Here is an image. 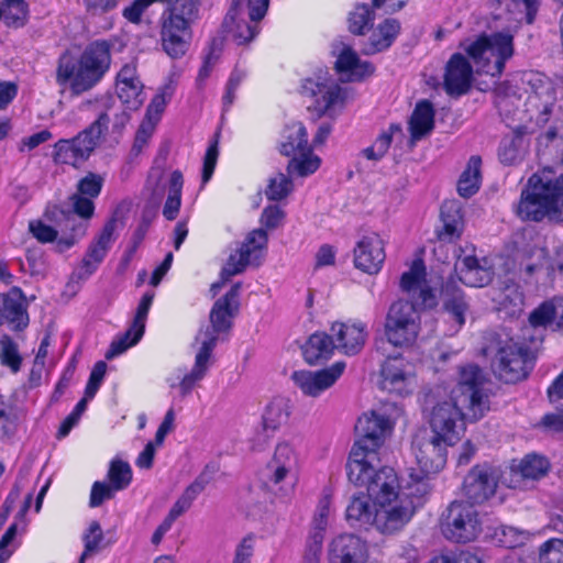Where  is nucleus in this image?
Segmentation results:
<instances>
[{
  "label": "nucleus",
  "mask_w": 563,
  "mask_h": 563,
  "mask_svg": "<svg viewBox=\"0 0 563 563\" xmlns=\"http://www.w3.org/2000/svg\"><path fill=\"white\" fill-rule=\"evenodd\" d=\"M299 93L311 100L308 109L316 112L318 118L331 113L336 107L343 108L346 98L345 90L328 71L322 70L303 78Z\"/></svg>",
  "instance_id": "nucleus-11"
},
{
  "label": "nucleus",
  "mask_w": 563,
  "mask_h": 563,
  "mask_svg": "<svg viewBox=\"0 0 563 563\" xmlns=\"http://www.w3.org/2000/svg\"><path fill=\"white\" fill-rule=\"evenodd\" d=\"M331 503L332 494L330 489H323L311 521V530L309 533V541L318 551L321 549L327 531Z\"/></svg>",
  "instance_id": "nucleus-41"
},
{
  "label": "nucleus",
  "mask_w": 563,
  "mask_h": 563,
  "mask_svg": "<svg viewBox=\"0 0 563 563\" xmlns=\"http://www.w3.org/2000/svg\"><path fill=\"white\" fill-rule=\"evenodd\" d=\"M429 477L430 475L411 470L409 482L405 489L401 493L399 492V498L402 503L412 506L415 511L424 504L426 497L430 493Z\"/></svg>",
  "instance_id": "nucleus-42"
},
{
  "label": "nucleus",
  "mask_w": 563,
  "mask_h": 563,
  "mask_svg": "<svg viewBox=\"0 0 563 563\" xmlns=\"http://www.w3.org/2000/svg\"><path fill=\"white\" fill-rule=\"evenodd\" d=\"M334 68L339 74H347L352 81H362L375 73V66L368 60H361L349 46L339 54Z\"/></svg>",
  "instance_id": "nucleus-33"
},
{
  "label": "nucleus",
  "mask_w": 563,
  "mask_h": 563,
  "mask_svg": "<svg viewBox=\"0 0 563 563\" xmlns=\"http://www.w3.org/2000/svg\"><path fill=\"white\" fill-rule=\"evenodd\" d=\"M241 284L235 283L220 297L210 311V322L214 333L227 332L232 328V319L240 308Z\"/></svg>",
  "instance_id": "nucleus-26"
},
{
  "label": "nucleus",
  "mask_w": 563,
  "mask_h": 563,
  "mask_svg": "<svg viewBox=\"0 0 563 563\" xmlns=\"http://www.w3.org/2000/svg\"><path fill=\"white\" fill-rule=\"evenodd\" d=\"M440 529L451 542H472L482 532L479 514L473 505L464 500H453L441 515Z\"/></svg>",
  "instance_id": "nucleus-10"
},
{
  "label": "nucleus",
  "mask_w": 563,
  "mask_h": 563,
  "mask_svg": "<svg viewBox=\"0 0 563 563\" xmlns=\"http://www.w3.org/2000/svg\"><path fill=\"white\" fill-rule=\"evenodd\" d=\"M474 70L470 59L462 53H453L444 67L443 88L451 97L466 95L473 85Z\"/></svg>",
  "instance_id": "nucleus-18"
},
{
  "label": "nucleus",
  "mask_w": 563,
  "mask_h": 563,
  "mask_svg": "<svg viewBox=\"0 0 563 563\" xmlns=\"http://www.w3.org/2000/svg\"><path fill=\"white\" fill-rule=\"evenodd\" d=\"M269 0H232L231 5L224 16L223 25L229 21L247 18L255 22H261L268 10Z\"/></svg>",
  "instance_id": "nucleus-39"
},
{
  "label": "nucleus",
  "mask_w": 563,
  "mask_h": 563,
  "mask_svg": "<svg viewBox=\"0 0 563 563\" xmlns=\"http://www.w3.org/2000/svg\"><path fill=\"white\" fill-rule=\"evenodd\" d=\"M386 260L385 242L376 232L363 235L353 250L355 268L368 275L378 274Z\"/></svg>",
  "instance_id": "nucleus-16"
},
{
  "label": "nucleus",
  "mask_w": 563,
  "mask_h": 563,
  "mask_svg": "<svg viewBox=\"0 0 563 563\" xmlns=\"http://www.w3.org/2000/svg\"><path fill=\"white\" fill-rule=\"evenodd\" d=\"M267 243L268 235L264 229H254L249 232L238 252L229 256L221 269V278L228 280L243 273L249 265L258 266L265 255Z\"/></svg>",
  "instance_id": "nucleus-12"
},
{
  "label": "nucleus",
  "mask_w": 563,
  "mask_h": 563,
  "mask_svg": "<svg viewBox=\"0 0 563 563\" xmlns=\"http://www.w3.org/2000/svg\"><path fill=\"white\" fill-rule=\"evenodd\" d=\"M446 443L439 438L431 437L413 442L412 449L418 472L427 475H434L441 472L448 461Z\"/></svg>",
  "instance_id": "nucleus-20"
},
{
  "label": "nucleus",
  "mask_w": 563,
  "mask_h": 563,
  "mask_svg": "<svg viewBox=\"0 0 563 563\" xmlns=\"http://www.w3.org/2000/svg\"><path fill=\"white\" fill-rule=\"evenodd\" d=\"M214 468L210 470L207 465L199 476L186 487L180 497L175 501L166 517L169 520L175 521L184 512H186L192 505L197 496L206 488L207 484L211 479V475Z\"/></svg>",
  "instance_id": "nucleus-35"
},
{
  "label": "nucleus",
  "mask_w": 563,
  "mask_h": 563,
  "mask_svg": "<svg viewBox=\"0 0 563 563\" xmlns=\"http://www.w3.org/2000/svg\"><path fill=\"white\" fill-rule=\"evenodd\" d=\"M372 498L366 493L355 494L345 509V520L351 527L367 528L374 526L375 509L371 505Z\"/></svg>",
  "instance_id": "nucleus-36"
},
{
  "label": "nucleus",
  "mask_w": 563,
  "mask_h": 563,
  "mask_svg": "<svg viewBox=\"0 0 563 563\" xmlns=\"http://www.w3.org/2000/svg\"><path fill=\"white\" fill-rule=\"evenodd\" d=\"M415 509L400 498L388 506H375L374 527L384 534L401 530L413 517Z\"/></svg>",
  "instance_id": "nucleus-23"
},
{
  "label": "nucleus",
  "mask_w": 563,
  "mask_h": 563,
  "mask_svg": "<svg viewBox=\"0 0 563 563\" xmlns=\"http://www.w3.org/2000/svg\"><path fill=\"white\" fill-rule=\"evenodd\" d=\"M484 352L493 354L490 367L499 380L516 384L528 377L531 369L528 362L529 351L514 339L494 336Z\"/></svg>",
  "instance_id": "nucleus-8"
},
{
  "label": "nucleus",
  "mask_w": 563,
  "mask_h": 563,
  "mask_svg": "<svg viewBox=\"0 0 563 563\" xmlns=\"http://www.w3.org/2000/svg\"><path fill=\"white\" fill-rule=\"evenodd\" d=\"M269 463L294 471L297 466V456L294 449L288 443L282 442L277 444Z\"/></svg>",
  "instance_id": "nucleus-64"
},
{
  "label": "nucleus",
  "mask_w": 563,
  "mask_h": 563,
  "mask_svg": "<svg viewBox=\"0 0 563 563\" xmlns=\"http://www.w3.org/2000/svg\"><path fill=\"white\" fill-rule=\"evenodd\" d=\"M301 350L305 362L311 366H317L328 362L336 349L331 334L317 331L307 339Z\"/></svg>",
  "instance_id": "nucleus-30"
},
{
  "label": "nucleus",
  "mask_w": 563,
  "mask_h": 563,
  "mask_svg": "<svg viewBox=\"0 0 563 563\" xmlns=\"http://www.w3.org/2000/svg\"><path fill=\"white\" fill-rule=\"evenodd\" d=\"M183 187V173L179 169L173 170L168 181V195L163 207V216L168 221L175 220L179 213Z\"/></svg>",
  "instance_id": "nucleus-44"
},
{
  "label": "nucleus",
  "mask_w": 563,
  "mask_h": 563,
  "mask_svg": "<svg viewBox=\"0 0 563 563\" xmlns=\"http://www.w3.org/2000/svg\"><path fill=\"white\" fill-rule=\"evenodd\" d=\"M321 159L319 156L313 154L312 146L310 145L308 152L302 151V153H298V155L290 157L287 164V172L300 177H307L316 173L319 169Z\"/></svg>",
  "instance_id": "nucleus-49"
},
{
  "label": "nucleus",
  "mask_w": 563,
  "mask_h": 563,
  "mask_svg": "<svg viewBox=\"0 0 563 563\" xmlns=\"http://www.w3.org/2000/svg\"><path fill=\"white\" fill-rule=\"evenodd\" d=\"M220 132H216L209 142L203 157L201 183L206 185L213 176L219 157Z\"/></svg>",
  "instance_id": "nucleus-55"
},
{
  "label": "nucleus",
  "mask_w": 563,
  "mask_h": 563,
  "mask_svg": "<svg viewBox=\"0 0 563 563\" xmlns=\"http://www.w3.org/2000/svg\"><path fill=\"white\" fill-rule=\"evenodd\" d=\"M0 10L1 19L8 26L19 27L24 25L29 12L24 0H4Z\"/></svg>",
  "instance_id": "nucleus-52"
},
{
  "label": "nucleus",
  "mask_w": 563,
  "mask_h": 563,
  "mask_svg": "<svg viewBox=\"0 0 563 563\" xmlns=\"http://www.w3.org/2000/svg\"><path fill=\"white\" fill-rule=\"evenodd\" d=\"M345 366V362L338 361L330 367L316 372L306 369L295 371L291 375V379L302 394L317 397L322 391L330 388L341 377Z\"/></svg>",
  "instance_id": "nucleus-17"
},
{
  "label": "nucleus",
  "mask_w": 563,
  "mask_h": 563,
  "mask_svg": "<svg viewBox=\"0 0 563 563\" xmlns=\"http://www.w3.org/2000/svg\"><path fill=\"white\" fill-rule=\"evenodd\" d=\"M163 104L164 101L156 103V100L154 99L148 106L145 118L142 120L135 132L131 147V155L139 156L143 148L147 146L151 137L153 136L161 113L163 112Z\"/></svg>",
  "instance_id": "nucleus-37"
},
{
  "label": "nucleus",
  "mask_w": 563,
  "mask_h": 563,
  "mask_svg": "<svg viewBox=\"0 0 563 563\" xmlns=\"http://www.w3.org/2000/svg\"><path fill=\"white\" fill-rule=\"evenodd\" d=\"M95 199L90 197L80 196L77 194H73L69 196V201L71 203V213L74 217L80 218L84 223L87 224V222L92 219L95 216L96 205Z\"/></svg>",
  "instance_id": "nucleus-60"
},
{
  "label": "nucleus",
  "mask_w": 563,
  "mask_h": 563,
  "mask_svg": "<svg viewBox=\"0 0 563 563\" xmlns=\"http://www.w3.org/2000/svg\"><path fill=\"white\" fill-rule=\"evenodd\" d=\"M102 187L103 178L99 174L88 172L78 180L74 194L96 199L101 194Z\"/></svg>",
  "instance_id": "nucleus-58"
},
{
  "label": "nucleus",
  "mask_w": 563,
  "mask_h": 563,
  "mask_svg": "<svg viewBox=\"0 0 563 563\" xmlns=\"http://www.w3.org/2000/svg\"><path fill=\"white\" fill-rule=\"evenodd\" d=\"M374 9L373 4H355L347 15V30L353 35H365L373 27L375 20Z\"/></svg>",
  "instance_id": "nucleus-45"
},
{
  "label": "nucleus",
  "mask_w": 563,
  "mask_h": 563,
  "mask_svg": "<svg viewBox=\"0 0 563 563\" xmlns=\"http://www.w3.org/2000/svg\"><path fill=\"white\" fill-rule=\"evenodd\" d=\"M498 471L488 462L472 466L463 479L462 493L471 505H481L492 498L498 486Z\"/></svg>",
  "instance_id": "nucleus-13"
},
{
  "label": "nucleus",
  "mask_w": 563,
  "mask_h": 563,
  "mask_svg": "<svg viewBox=\"0 0 563 563\" xmlns=\"http://www.w3.org/2000/svg\"><path fill=\"white\" fill-rule=\"evenodd\" d=\"M435 110L428 99L419 100L410 115L408 129L412 141H419L434 129Z\"/></svg>",
  "instance_id": "nucleus-34"
},
{
  "label": "nucleus",
  "mask_w": 563,
  "mask_h": 563,
  "mask_svg": "<svg viewBox=\"0 0 563 563\" xmlns=\"http://www.w3.org/2000/svg\"><path fill=\"white\" fill-rule=\"evenodd\" d=\"M155 292L150 290L143 294L141 300L136 307L134 318L130 327L134 328L140 333L144 334L145 324L148 317V312L153 305Z\"/></svg>",
  "instance_id": "nucleus-61"
},
{
  "label": "nucleus",
  "mask_w": 563,
  "mask_h": 563,
  "mask_svg": "<svg viewBox=\"0 0 563 563\" xmlns=\"http://www.w3.org/2000/svg\"><path fill=\"white\" fill-rule=\"evenodd\" d=\"M482 158L478 155L470 157L465 169L462 172L456 190L457 194L465 199L473 197L482 185Z\"/></svg>",
  "instance_id": "nucleus-43"
},
{
  "label": "nucleus",
  "mask_w": 563,
  "mask_h": 563,
  "mask_svg": "<svg viewBox=\"0 0 563 563\" xmlns=\"http://www.w3.org/2000/svg\"><path fill=\"white\" fill-rule=\"evenodd\" d=\"M409 363L400 355L387 357L382 365V388L390 394H411L413 375L408 371Z\"/></svg>",
  "instance_id": "nucleus-21"
},
{
  "label": "nucleus",
  "mask_w": 563,
  "mask_h": 563,
  "mask_svg": "<svg viewBox=\"0 0 563 563\" xmlns=\"http://www.w3.org/2000/svg\"><path fill=\"white\" fill-rule=\"evenodd\" d=\"M224 26L238 45L251 43L262 30L261 22H255L247 18H239L235 21H229V24Z\"/></svg>",
  "instance_id": "nucleus-47"
},
{
  "label": "nucleus",
  "mask_w": 563,
  "mask_h": 563,
  "mask_svg": "<svg viewBox=\"0 0 563 563\" xmlns=\"http://www.w3.org/2000/svg\"><path fill=\"white\" fill-rule=\"evenodd\" d=\"M335 349L346 356H354L363 350L368 332L362 321H335L330 327Z\"/></svg>",
  "instance_id": "nucleus-19"
},
{
  "label": "nucleus",
  "mask_w": 563,
  "mask_h": 563,
  "mask_svg": "<svg viewBox=\"0 0 563 563\" xmlns=\"http://www.w3.org/2000/svg\"><path fill=\"white\" fill-rule=\"evenodd\" d=\"M401 30L400 22L394 18H386L372 30L367 41L363 44L362 54L375 55L387 51L396 41Z\"/></svg>",
  "instance_id": "nucleus-28"
},
{
  "label": "nucleus",
  "mask_w": 563,
  "mask_h": 563,
  "mask_svg": "<svg viewBox=\"0 0 563 563\" xmlns=\"http://www.w3.org/2000/svg\"><path fill=\"white\" fill-rule=\"evenodd\" d=\"M117 95L119 99L131 110L139 109L143 103V84L141 82L136 67L124 64L115 77Z\"/></svg>",
  "instance_id": "nucleus-27"
},
{
  "label": "nucleus",
  "mask_w": 563,
  "mask_h": 563,
  "mask_svg": "<svg viewBox=\"0 0 563 563\" xmlns=\"http://www.w3.org/2000/svg\"><path fill=\"white\" fill-rule=\"evenodd\" d=\"M514 213L522 222L563 223V173L556 175L551 168H542L531 174Z\"/></svg>",
  "instance_id": "nucleus-4"
},
{
  "label": "nucleus",
  "mask_w": 563,
  "mask_h": 563,
  "mask_svg": "<svg viewBox=\"0 0 563 563\" xmlns=\"http://www.w3.org/2000/svg\"><path fill=\"white\" fill-rule=\"evenodd\" d=\"M427 282V268L423 260L412 261L409 271L404 272L400 277V289L415 297L416 291Z\"/></svg>",
  "instance_id": "nucleus-48"
},
{
  "label": "nucleus",
  "mask_w": 563,
  "mask_h": 563,
  "mask_svg": "<svg viewBox=\"0 0 563 563\" xmlns=\"http://www.w3.org/2000/svg\"><path fill=\"white\" fill-rule=\"evenodd\" d=\"M43 220L62 234L57 240V251L63 253L71 249L87 233V224L77 220L70 210L59 203H48L43 212Z\"/></svg>",
  "instance_id": "nucleus-14"
},
{
  "label": "nucleus",
  "mask_w": 563,
  "mask_h": 563,
  "mask_svg": "<svg viewBox=\"0 0 563 563\" xmlns=\"http://www.w3.org/2000/svg\"><path fill=\"white\" fill-rule=\"evenodd\" d=\"M3 320L15 332L25 330L30 322L26 305L9 295L0 294V325Z\"/></svg>",
  "instance_id": "nucleus-38"
},
{
  "label": "nucleus",
  "mask_w": 563,
  "mask_h": 563,
  "mask_svg": "<svg viewBox=\"0 0 563 563\" xmlns=\"http://www.w3.org/2000/svg\"><path fill=\"white\" fill-rule=\"evenodd\" d=\"M556 310L553 301L540 303L529 316V322L532 327L554 325Z\"/></svg>",
  "instance_id": "nucleus-62"
},
{
  "label": "nucleus",
  "mask_w": 563,
  "mask_h": 563,
  "mask_svg": "<svg viewBox=\"0 0 563 563\" xmlns=\"http://www.w3.org/2000/svg\"><path fill=\"white\" fill-rule=\"evenodd\" d=\"M394 423L388 416L372 410L364 412L355 424L358 439L354 442L346 462L349 481L356 487H365L374 506H388L399 498L400 484L394 468L380 464L379 449L393 432Z\"/></svg>",
  "instance_id": "nucleus-1"
},
{
  "label": "nucleus",
  "mask_w": 563,
  "mask_h": 563,
  "mask_svg": "<svg viewBox=\"0 0 563 563\" xmlns=\"http://www.w3.org/2000/svg\"><path fill=\"white\" fill-rule=\"evenodd\" d=\"M115 229L117 219L112 217L106 221L99 233L89 243L80 263L79 279L90 277L98 269L115 241Z\"/></svg>",
  "instance_id": "nucleus-15"
},
{
  "label": "nucleus",
  "mask_w": 563,
  "mask_h": 563,
  "mask_svg": "<svg viewBox=\"0 0 563 563\" xmlns=\"http://www.w3.org/2000/svg\"><path fill=\"white\" fill-rule=\"evenodd\" d=\"M400 132L401 125L399 123H390L386 130L378 134L373 145L362 150V155L368 161H380L388 153L394 134Z\"/></svg>",
  "instance_id": "nucleus-46"
},
{
  "label": "nucleus",
  "mask_w": 563,
  "mask_h": 563,
  "mask_svg": "<svg viewBox=\"0 0 563 563\" xmlns=\"http://www.w3.org/2000/svg\"><path fill=\"white\" fill-rule=\"evenodd\" d=\"M107 479L117 492L125 489L133 479L130 464L119 457L112 459L109 463Z\"/></svg>",
  "instance_id": "nucleus-50"
},
{
  "label": "nucleus",
  "mask_w": 563,
  "mask_h": 563,
  "mask_svg": "<svg viewBox=\"0 0 563 563\" xmlns=\"http://www.w3.org/2000/svg\"><path fill=\"white\" fill-rule=\"evenodd\" d=\"M518 467L523 478L539 479L548 473L549 462L538 454H527L520 461Z\"/></svg>",
  "instance_id": "nucleus-53"
},
{
  "label": "nucleus",
  "mask_w": 563,
  "mask_h": 563,
  "mask_svg": "<svg viewBox=\"0 0 563 563\" xmlns=\"http://www.w3.org/2000/svg\"><path fill=\"white\" fill-rule=\"evenodd\" d=\"M329 559L331 563H366L367 543L356 534L342 533L331 541Z\"/></svg>",
  "instance_id": "nucleus-24"
},
{
  "label": "nucleus",
  "mask_w": 563,
  "mask_h": 563,
  "mask_svg": "<svg viewBox=\"0 0 563 563\" xmlns=\"http://www.w3.org/2000/svg\"><path fill=\"white\" fill-rule=\"evenodd\" d=\"M465 52L482 73L499 78L515 54L514 36L505 32L483 33L465 47Z\"/></svg>",
  "instance_id": "nucleus-7"
},
{
  "label": "nucleus",
  "mask_w": 563,
  "mask_h": 563,
  "mask_svg": "<svg viewBox=\"0 0 563 563\" xmlns=\"http://www.w3.org/2000/svg\"><path fill=\"white\" fill-rule=\"evenodd\" d=\"M85 550L81 553L78 563H85L86 558L101 549L103 541V532L98 521H92L89 525L87 532L82 537Z\"/></svg>",
  "instance_id": "nucleus-57"
},
{
  "label": "nucleus",
  "mask_w": 563,
  "mask_h": 563,
  "mask_svg": "<svg viewBox=\"0 0 563 563\" xmlns=\"http://www.w3.org/2000/svg\"><path fill=\"white\" fill-rule=\"evenodd\" d=\"M541 563H563V539L551 538L540 547Z\"/></svg>",
  "instance_id": "nucleus-63"
},
{
  "label": "nucleus",
  "mask_w": 563,
  "mask_h": 563,
  "mask_svg": "<svg viewBox=\"0 0 563 563\" xmlns=\"http://www.w3.org/2000/svg\"><path fill=\"white\" fill-rule=\"evenodd\" d=\"M421 332V316L413 302L398 299L388 307L384 320V336L396 349L416 344Z\"/></svg>",
  "instance_id": "nucleus-9"
},
{
  "label": "nucleus",
  "mask_w": 563,
  "mask_h": 563,
  "mask_svg": "<svg viewBox=\"0 0 563 563\" xmlns=\"http://www.w3.org/2000/svg\"><path fill=\"white\" fill-rule=\"evenodd\" d=\"M291 407L288 399L274 398L264 409L262 416V432L253 441V450H262V443H267L275 432L285 426L290 417Z\"/></svg>",
  "instance_id": "nucleus-22"
},
{
  "label": "nucleus",
  "mask_w": 563,
  "mask_h": 563,
  "mask_svg": "<svg viewBox=\"0 0 563 563\" xmlns=\"http://www.w3.org/2000/svg\"><path fill=\"white\" fill-rule=\"evenodd\" d=\"M292 188L291 179L283 173H278L277 176L269 179L265 196L268 200L280 201L292 191Z\"/></svg>",
  "instance_id": "nucleus-56"
},
{
  "label": "nucleus",
  "mask_w": 563,
  "mask_h": 563,
  "mask_svg": "<svg viewBox=\"0 0 563 563\" xmlns=\"http://www.w3.org/2000/svg\"><path fill=\"white\" fill-rule=\"evenodd\" d=\"M111 63V44L107 40L90 42L80 54L65 49L57 59L55 81L73 96H80L101 82Z\"/></svg>",
  "instance_id": "nucleus-3"
},
{
  "label": "nucleus",
  "mask_w": 563,
  "mask_h": 563,
  "mask_svg": "<svg viewBox=\"0 0 563 563\" xmlns=\"http://www.w3.org/2000/svg\"><path fill=\"white\" fill-rule=\"evenodd\" d=\"M0 363L9 367L12 373H18L21 369L23 361L18 344L8 335H4L0 340Z\"/></svg>",
  "instance_id": "nucleus-54"
},
{
  "label": "nucleus",
  "mask_w": 563,
  "mask_h": 563,
  "mask_svg": "<svg viewBox=\"0 0 563 563\" xmlns=\"http://www.w3.org/2000/svg\"><path fill=\"white\" fill-rule=\"evenodd\" d=\"M202 16V0H170L159 16L162 49L173 59L186 55L194 26Z\"/></svg>",
  "instance_id": "nucleus-5"
},
{
  "label": "nucleus",
  "mask_w": 563,
  "mask_h": 563,
  "mask_svg": "<svg viewBox=\"0 0 563 563\" xmlns=\"http://www.w3.org/2000/svg\"><path fill=\"white\" fill-rule=\"evenodd\" d=\"M29 231L40 243L47 244L56 242L58 238V230L53 225L46 223L43 219L31 220L29 222Z\"/></svg>",
  "instance_id": "nucleus-59"
},
{
  "label": "nucleus",
  "mask_w": 563,
  "mask_h": 563,
  "mask_svg": "<svg viewBox=\"0 0 563 563\" xmlns=\"http://www.w3.org/2000/svg\"><path fill=\"white\" fill-rule=\"evenodd\" d=\"M110 118L107 110L75 136L59 139L53 145L52 159L56 165H67L80 169L100 145L109 130Z\"/></svg>",
  "instance_id": "nucleus-6"
},
{
  "label": "nucleus",
  "mask_w": 563,
  "mask_h": 563,
  "mask_svg": "<svg viewBox=\"0 0 563 563\" xmlns=\"http://www.w3.org/2000/svg\"><path fill=\"white\" fill-rule=\"evenodd\" d=\"M442 307L450 319L461 329L466 321L470 303L464 290L454 280H448L441 289Z\"/></svg>",
  "instance_id": "nucleus-29"
},
{
  "label": "nucleus",
  "mask_w": 563,
  "mask_h": 563,
  "mask_svg": "<svg viewBox=\"0 0 563 563\" xmlns=\"http://www.w3.org/2000/svg\"><path fill=\"white\" fill-rule=\"evenodd\" d=\"M308 132L305 125L299 121H292L286 124L280 132L278 151L283 156L292 157L309 151Z\"/></svg>",
  "instance_id": "nucleus-32"
},
{
  "label": "nucleus",
  "mask_w": 563,
  "mask_h": 563,
  "mask_svg": "<svg viewBox=\"0 0 563 563\" xmlns=\"http://www.w3.org/2000/svg\"><path fill=\"white\" fill-rule=\"evenodd\" d=\"M528 148L526 132L522 126H518L506 134L498 146V159L505 166H514L521 163Z\"/></svg>",
  "instance_id": "nucleus-31"
},
{
  "label": "nucleus",
  "mask_w": 563,
  "mask_h": 563,
  "mask_svg": "<svg viewBox=\"0 0 563 563\" xmlns=\"http://www.w3.org/2000/svg\"><path fill=\"white\" fill-rule=\"evenodd\" d=\"M144 334L136 331L134 328L129 327L123 333L118 334L110 343L104 357L110 361L115 356L124 353L130 347L136 345Z\"/></svg>",
  "instance_id": "nucleus-51"
},
{
  "label": "nucleus",
  "mask_w": 563,
  "mask_h": 563,
  "mask_svg": "<svg viewBox=\"0 0 563 563\" xmlns=\"http://www.w3.org/2000/svg\"><path fill=\"white\" fill-rule=\"evenodd\" d=\"M441 225L434 231L438 241L457 242L464 232V213L462 203L455 199L444 200L440 207Z\"/></svg>",
  "instance_id": "nucleus-25"
},
{
  "label": "nucleus",
  "mask_w": 563,
  "mask_h": 563,
  "mask_svg": "<svg viewBox=\"0 0 563 563\" xmlns=\"http://www.w3.org/2000/svg\"><path fill=\"white\" fill-rule=\"evenodd\" d=\"M489 379L474 363L461 365L457 383L451 393V401L437 402L430 412L432 437L455 445L465 432V417L478 421L490 410Z\"/></svg>",
  "instance_id": "nucleus-2"
},
{
  "label": "nucleus",
  "mask_w": 563,
  "mask_h": 563,
  "mask_svg": "<svg viewBox=\"0 0 563 563\" xmlns=\"http://www.w3.org/2000/svg\"><path fill=\"white\" fill-rule=\"evenodd\" d=\"M455 269L460 272V280L467 286L483 287L488 283V274L475 254H460Z\"/></svg>",
  "instance_id": "nucleus-40"
}]
</instances>
